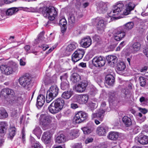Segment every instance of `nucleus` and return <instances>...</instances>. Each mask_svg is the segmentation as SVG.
Masks as SVG:
<instances>
[{
    "label": "nucleus",
    "mask_w": 148,
    "mask_h": 148,
    "mask_svg": "<svg viewBox=\"0 0 148 148\" xmlns=\"http://www.w3.org/2000/svg\"><path fill=\"white\" fill-rule=\"evenodd\" d=\"M64 105V101L62 98L54 100L48 108L49 112L53 114H56L60 111Z\"/></svg>",
    "instance_id": "obj_1"
},
{
    "label": "nucleus",
    "mask_w": 148,
    "mask_h": 148,
    "mask_svg": "<svg viewBox=\"0 0 148 148\" xmlns=\"http://www.w3.org/2000/svg\"><path fill=\"white\" fill-rule=\"evenodd\" d=\"M1 72L5 75H9L18 71V66L17 65H2L0 66Z\"/></svg>",
    "instance_id": "obj_2"
},
{
    "label": "nucleus",
    "mask_w": 148,
    "mask_h": 148,
    "mask_svg": "<svg viewBox=\"0 0 148 148\" xmlns=\"http://www.w3.org/2000/svg\"><path fill=\"white\" fill-rule=\"evenodd\" d=\"M52 117L46 114H41L40 115L39 121L40 125L42 129L46 130L50 127Z\"/></svg>",
    "instance_id": "obj_3"
},
{
    "label": "nucleus",
    "mask_w": 148,
    "mask_h": 148,
    "mask_svg": "<svg viewBox=\"0 0 148 148\" xmlns=\"http://www.w3.org/2000/svg\"><path fill=\"white\" fill-rule=\"evenodd\" d=\"M59 88L56 85L52 86L47 91L46 96V101L49 103L56 97L58 93Z\"/></svg>",
    "instance_id": "obj_4"
},
{
    "label": "nucleus",
    "mask_w": 148,
    "mask_h": 148,
    "mask_svg": "<svg viewBox=\"0 0 148 148\" xmlns=\"http://www.w3.org/2000/svg\"><path fill=\"white\" fill-rule=\"evenodd\" d=\"M124 5L122 3H117L113 7L112 10L108 13L110 17L116 18V16L121 14H123L122 11L123 9Z\"/></svg>",
    "instance_id": "obj_5"
},
{
    "label": "nucleus",
    "mask_w": 148,
    "mask_h": 148,
    "mask_svg": "<svg viewBox=\"0 0 148 148\" xmlns=\"http://www.w3.org/2000/svg\"><path fill=\"white\" fill-rule=\"evenodd\" d=\"M43 16L46 18H47L50 20L54 19L57 15V12L55 8L52 6L43 9L42 12Z\"/></svg>",
    "instance_id": "obj_6"
},
{
    "label": "nucleus",
    "mask_w": 148,
    "mask_h": 148,
    "mask_svg": "<svg viewBox=\"0 0 148 148\" xmlns=\"http://www.w3.org/2000/svg\"><path fill=\"white\" fill-rule=\"evenodd\" d=\"M19 82L21 86L26 89H28L30 86L31 78L27 75L23 76L20 77Z\"/></svg>",
    "instance_id": "obj_7"
},
{
    "label": "nucleus",
    "mask_w": 148,
    "mask_h": 148,
    "mask_svg": "<svg viewBox=\"0 0 148 148\" xmlns=\"http://www.w3.org/2000/svg\"><path fill=\"white\" fill-rule=\"evenodd\" d=\"M84 53V51L83 49H77L71 56L72 61L74 63L79 61L82 58Z\"/></svg>",
    "instance_id": "obj_8"
},
{
    "label": "nucleus",
    "mask_w": 148,
    "mask_h": 148,
    "mask_svg": "<svg viewBox=\"0 0 148 148\" xmlns=\"http://www.w3.org/2000/svg\"><path fill=\"white\" fill-rule=\"evenodd\" d=\"M88 117L87 114L84 112L79 111L76 114L74 120L76 123L83 122Z\"/></svg>",
    "instance_id": "obj_9"
},
{
    "label": "nucleus",
    "mask_w": 148,
    "mask_h": 148,
    "mask_svg": "<svg viewBox=\"0 0 148 148\" xmlns=\"http://www.w3.org/2000/svg\"><path fill=\"white\" fill-rule=\"evenodd\" d=\"M109 18H106L101 19L98 22L97 27V32L99 33H102L104 31L106 25L108 21V19Z\"/></svg>",
    "instance_id": "obj_10"
},
{
    "label": "nucleus",
    "mask_w": 148,
    "mask_h": 148,
    "mask_svg": "<svg viewBox=\"0 0 148 148\" xmlns=\"http://www.w3.org/2000/svg\"><path fill=\"white\" fill-rule=\"evenodd\" d=\"M92 63L96 67H100L103 66L105 64L104 58L101 56H97L92 60Z\"/></svg>",
    "instance_id": "obj_11"
},
{
    "label": "nucleus",
    "mask_w": 148,
    "mask_h": 148,
    "mask_svg": "<svg viewBox=\"0 0 148 148\" xmlns=\"http://www.w3.org/2000/svg\"><path fill=\"white\" fill-rule=\"evenodd\" d=\"M109 128L105 125H101L96 129V133L99 136H105L108 131Z\"/></svg>",
    "instance_id": "obj_12"
},
{
    "label": "nucleus",
    "mask_w": 148,
    "mask_h": 148,
    "mask_svg": "<svg viewBox=\"0 0 148 148\" xmlns=\"http://www.w3.org/2000/svg\"><path fill=\"white\" fill-rule=\"evenodd\" d=\"M67 76L66 74L60 77V79L61 81L60 87L62 90H67L69 88V82L67 80Z\"/></svg>",
    "instance_id": "obj_13"
},
{
    "label": "nucleus",
    "mask_w": 148,
    "mask_h": 148,
    "mask_svg": "<svg viewBox=\"0 0 148 148\" xmlns=\"http://www.w3.org/2000/svg\"><path fill=\"white\" fill-rule=\"evenodd\" d=\"M125 32L123 31V29L120 27L113 34L114 38L116 41H119L125 36Z\"/></svg>",
    "instance_id": "obj_14"
},
{
    "label": "nucleus",
    "mask_w": 148,
    "mask_h": 148,
    "mask_svg": "<svg viewBox=\"0 0 148 148\" xmlns=\"http://www.w3.org/2000/svg\"><path fill=\"white\" fill-rule=\"evenodd\" d=\"M94 129L93 124L91 122L89 123L86 126L82 127L81 128L84 133L85 134H90L93 131Z\"/></svg>",
    "instance_id": "obj_15"
},
{
    "label": "nucleus",
    "mask_w": 148,
    "mask_h": 148,
    "mask_svg": "<svg viewBox=\"0 0 148 148\" xmlns=\"http://www.w3.org/2000/svg\"><path fill=\"white\" fill-rule=\"evenodd\" d=\"M136 141L138 142L140 144L144 145L148 143V136L142 134L139 135L135 138Z\"/></svg>",
    "instance_id": "obj_16"
},
{
    "label": "nucleus",
    "mask_w": 148,
    "mask_h": 148,
    "mask_svg": "<svg viewBox=\"0 0 148 148\" xmlns=\"http://www.w3.org/2000/svg\"><path fill=\"white\" fill-rule=\"evenodd\" d=\"M137 4H135L132 2H130L127 3L125 6V9L123 12V14L127 15L130 13L131 11L134 10L135 7Z\"/></svg>",
    "instance_id": "obj_17"
},
{
    "label": "nucleus",
    "mask_w": 148,
    "mask_h": 148,
    "mask_svg": "<svg viewBox=\"0 0 148 148\" xmlns=\"http://www.w3.org/2000/svg\"><path fill=\"white\" fill-rule=\"evenodd\" d=\"M105 109H104V110L99 109L96 113H93L92 114L91 116L92 119H94L97 118L99 119L100 121H102L105 112Z\"/></svg>",
    "instance_id": "obj_18"
},
{
    "label": "nucleus",
    "mask_w": 148,
    "mask_h": 148,
    "mask_svg": "<svg viewBox=\"0 0 148 148\" xmlns=\"http://www.w3.org/2000/svg\"><path fill=\"white\" fill-rule=\"evenodd\" d=\"M14 92V90L11 89L5 88L3 89L0 93L1 97L6 98L9 95H13Z\"/></svg>",
    "instance_id": "obj_19"
},
{
    "label": "nucleus",
    "mask_w": 148,
    "mask_h": 148,
    "mask_svg": "<svg viewBox=\"0 0 148 148\" xmlns=\"http://www.w3.org/2000/svg\"><path fill=\"white\" fill-rule=\"evenodd\" d=\"M91 42L90 38L89 36H86L81 40L80 44L83 47L87 48L90 45Z\"/></svg>",
    "instance_id": "obj_20"
},
{
    "label": "nucleus",
    "mask_w": 148,
    "mask_h": 148,
    "mask_svg": "<svg viewBox=\"0 0 148 148\" xmlns=\"http://www.w3.org/2000/svg\"><path fill=\"white\" fill-rule=\"evenodd\" d=\"M51 134L50 132L46 131L44 132L42 137V140L45 144H48L51 142Z\"/></svg>",
    "instance_id": "obj_21"
},
{
    "label": "nucleus",
    "mask_w": 148,
    "mask_h": 148,
    "mask_svg": "<svg viewBox=\"0 0 148 148\" xmlns=\"http://www.w3.org/2000/svg\"><path fill=\"white\" fill-rule=\"evenodd\" d=\"M107 3L100 2L97 7V10L100 13H103L106 12L108 9Z\"/></svg>",
    "instance_id": "obj_22"
},
{
    "label": "nucleus",
    "mask_w": 148,
    "mask_h": 148,
    "mask_svg": "<svg viewBox=\"0 0 148 148\" xmlns=\"http://www.w3.org/2000/svg\"><path fill=\"white\" fill-rule=\"evenodd\" d=\"M26 100V97L24 94L18 95L15 99V101L17 105L23 104Z\"/></svg>",
    "instance_id": "obj_23"
},
{
    "label": "nucleus",
    "mask_w": 148,
    "mask_h": 148,
    "mask_svg": "<svg viewBox=\"0 0 148 148\" xmlns=\"http://www.w3.org/2000/svg\"><path fill=\"white\" fill-rule=\"evenodd\" d=\"M87 85L86 82H81L75 86V90L78 92H82L85 90Z\"/></svg>",
    "instance_id": "obj_24"
},
{
    "label": "nucleus",
    "mask_w": 148,
    "mask_h": 148,
    "mask_svg": "<svg viewBox=\"0 0 148 148\" xmlns=\"http://www.w3.org/2000/svg\"><path fill=\"white\" fill-rule=\"evenodd\" d=\"M134 24L132 22H128L124 25L121 27L125 32L132 29L134 27Z\"/></svg>",
    "instance_id": "obj_25"
},
{
    "label": "nucleus",
    "mask_w": 148,
    "mask_h": 148,
    "mask_svg": "<svg viewBox=\"0 0 148 148\" xmlns=\"http://www.w3.org/2000/svg\"><path fill=\"white\" fill-rule=\"evenodd\" d=\"M77 43L73 42L69 44L67 46L65 49L66 52H71L74 50L77 46Z\"/></svg>",
    "instance_id": "obj_26"
},
{
    "label": "nucleus",
    "mask_w": 148,
    "mask_h": 148,
    "mask_svg": "<svg viewBox=\"0 0 148 148\" xmlns=\"http://www.w3.org/2000/svg\"><path fill=\"white\" fill-rule=\"evenodd\" d=\"M89 97L87 95H81L78 96L77 101L79 104L86 103Z\"/></svg>",
    "instance_id": "obj_27"
},
{
    "label": "nucleus",
    "mask_w": 148,
    "mask_h": 148,
    "mask_svg": "<svg viewBox=\"0 0 148 148\" xmlns=\"http://www.w3.org/2000/svg\"><path fill=\"white\" fill-rule=\"evenodd\" d=\"M119 133L115 132H110L107 136L108 138L111 140H116L118 138Z\"/></svg>",
    "instance_id": "obj_28"
},
{
    "label": "nucleus",
    "mask_w": 148,
    "mask_h": 148,
    "mask_svg": "<svg viewBox=\"0 0 148 148\" xmlns=\"http://www.w3.org/2000/svg\"><path fill=\"white\" fill-rule=\"evenodd\" d=\"M45 100V97L44 95H40L38 97L37 99V105L41 107L44 104Z\"/></svg>",
    "instance_id": "obj_29"
},
{
    "label": "nucleus",
    "mask_w": 148,
    "mask_h": 148,
    "mask_svg": "<svg viewBox=\"0 0 148 148\" xmlns=\"http://www.w3.org/2000/svg\"><path fill=\"white\" fill-rule=\"evenodd\" d=\"M79 135V131L77 130H72L69 133V137L71 139H73L78 136Z\"/></svg>",
    "instance_id": "obj_30"
},
{
    "label": "nucleus",
    "mask_w": 148,
    "mask_h": 148,
    "mask_svg": "<svg viewBox=\"0 0 148 148\" xmlns=\"http://www.w3.org/2000/svg\"><path fill=\"white\" fill-rule=\"evenodd\" d=\"M81 79V76L76 73H73L71 77V80L74 83H75L79 82Z\"/></svg>",
    "instance_id": "obj_31"
},
{
    "label": "nucleus",
    "mask_w": 148,
    "mask_h": 148,
    "mask_svg": "<svg viewBox=\"0 0 148 148\" xmlns=\"http://www.w3.org/2000/svg\"><path fill=\"white\" fill-rule=\"evenodd\" d=\"M66 138L65 135L63 134H60L56 138V142L58 143H64L66 141Z\"/></svg>",
    "instance_id": "obj_32"
},
{
    "label": "nucleus",
    "mask_w": 148,
    "mask_h": 148,
    "mask_svg": "<svg viewBox=\"0 0 148 148\" xmlns=\"http://www.w3.org/2000/svg\"><path fill=\"white\" fill-rule=\"evenodd\" d=\"M122 120L126 127H130L132 125V121L130 118L127 116H124L122 118Z\"/></svg>",
    "instance_id": "obj_33"
},
{
    "label": "nucleus",
    "mask_w": 148,
    "mask_h": 148,
    "mask_svg": "<svg viewBox=\"0 0 148 148\" xmlns=\"http://www.w3.org/2000/svg\"><path fill=\"white\" fill-rule=\"evenodd\" d=\"M8 128L7 123L5 122H2L0 124V133H5Z\"/></svg>",
    "instance_id": "obj_34"
},
{
    "label": "nucleus",
    "mask_w": 148,
    "mask_h": 148,
    "mask_svg": "<svg viewBox=\"0 0 148 148\" xmlns=\"http://www.w3.org/2000/svg\"><path fill=\"white\" fill-rule=\"evenodd\" d=\"M106 83L109 85H112L114 82V79L113 76L111 75H106Z\"/></svg>",
    "instance_id": "obj_35"
},
{
    "label": "nucleus",
    "mask_w": 148,
    "mask_h": 148,
    "mask_svg": "<svg viewBox=\"0 0 148 148\" xmlns=\"http://www.w3.org/2000/svg\"><path fill=\"white\" fill-rule=\"evenodd\" d=\"M19 10L18 8L16 7H13L8 9L6 12L7 15L11 16L16 13Z\"/></svg>",
    "instance_id": "obj_36"
},
{
    "label": "nucleus",
    "mask_w": 148,
    "mask_h": 148,
    "mask_svg": "<svg viewBox=\"0 0 148 148\" xmlns=\"http://www.w3.org/2000/svg\"><path fill=\"white\" fill-rule=\"evenodd\" d=\"M9 135L8 138L12 139L15 134L16 128L14 126L10 125L9 129Z\"/></svg>",
    "instance_id": "obj_37"
},
{
    "label": "nucleus",
    "mask_w": 148,
    "mask_h": 148,
    "mask_svg": "<svg viewBox=\"0 0 148 148\" xmlns=\"http://www.w3.org/2000/svg\"><path fill=\"white\" fill-rule=\"evenodd\" d=\"M141 48V45L139 42L134 43L132 45V50L133 52L136 53L139 51Z\"/></svg>",
    "instance_id": "obj_38"
},
{
    "label": "nucleus",
    "mask_w": 148,
    "mask_h": 148,
    "mask_svg": "<svg viewBox=\"0 0 148 148\" xmlns=\"http://www.w3.org/2000/svg\"><path fill=\"white\" fill-rule=\"evenodd\" d=\"M126 68L125 65L123 62H119L117 64L116 69L118 72L124 70Z\"/></svg>",
    "instance_id": "obj_39"
},
{
    "label": "nucleus",
    "mask_w": 148,
    "mask_h": 148,
    "mask_svg": "<svg viewBox=\"0 0 148 148\" xmlns=\"http://www.w3.org/2000/svg\"><path fill=\"white\" fill-rule=\"evenodd\" d=\"M33 132L38 138H40L42 132L41 129L39 127H36L33 130Z\"/></svg>",
    "instance_id": "obj_40"
},
{
    "label": "nucleus",
    "mask_w": 148,
    "mask_h": 148,
    "mask_svg": "<svg viewBox=\"0 0 148 148\" xmlns=\"http://www.w3.org/2000/svg\"><path fill=\"white\" fill-rule=\"evenodd\" d=\"M76 17V14H73L70 15L69 18V23L73 25L77 21Z\"/></svg>",
    "instance_id": "obj_41"
},
{
    "label": "nucleus",
    "mask_w": 148,
    "mask_h": 148,
    "mask_svg": "<svg viewBox=\"0 0 148 148\" xmlns=\"http://www.w3.org/2000/svg\"><path fill=\"white\" fill-rule=\"evenodd\" d=\"M106 59L109 63H112L113 64L116 62L117 58L116 56H108L106 57Z\"/></svg>",
    "instance_id": "obj_42"
},
{
    "label": "nucleus",
    "mask_w": 148,
    "mask_h": 148,
    "mask_svg": "<svg viewBox=\"0 0 148 148\" xmlns=\"http://www.w3.org/2000/svg\"><path fill=\"white\" fill-rule=\"evenodd\" d=\"M72 92L69 91L66 92H64L62 94V97L65 99H69L72 96Z\"/></svg>",
    "instance_id": "obj_43"
},
{
    "label": "nucleus",
    "mask_w": 148,
    "mask_h": 148,
    "mask_svg": "<svg viewBox=\"0 0 148 148\" xmlns=\"http://www.w3.org/2000/svg\"><path fill=\"white\" fill-rule=\"evenodd\" d=\"M59 24L60 26H67V22L64 17H63L62 18H60Z\"/></svg>",
    "instance_id": "obj_44"
},
{
    "label": "nucleus",
    "mask_w": 148,
    "mask_h": 148,
    "mask_svg": "<svg viewBox=\"0 0 148 148\" xmlns=\"http://www.w3.org/2000/svg\"><path fill=\"white\" fill-rule=\"evenodd\" d=\"M139 80L140 86H144L146 84L145 79L143 77H140L139 78Z\"/></svg>",
    "instance_id": "obj_45"
},
{
    "label": "nucleus",
    "mask_w": 148,
    "mask_h": 148,
    "mask_svg": "<svg viewBox=\"0 0 148 148\" xmlns=\"http://www.w3.org/2000/svg\"><path fill=\"white\" fill-rule=\"evenodd\" d=\"M137 115L139 117L138 119L140 122H142L144 121L146 119L145 116L143 115L140 112L138 113Z\"/></svg>",
    "instance_id": "obj_46"
},
{
    "label": "nucleus",
    "mask_w": 148,
    "mask_h": 148,
    "mask_svg": "<svg viewBox=\"0 0 148 148\" xmlns=\"http://www.w3.org/2000/svg\"><path fill=\"white\" fill-rule=\"evenodd\" d=\"M44 34V33L42 32L38 35V40L39 42H40L41 41L44 40L45 38L43 37Z\"/></svg>",
    "instance_id": "obj_47"
},
{
    "label": "nucleus",
    "mask_w": 148,
    "mask_h": 148,
    "mask_svg": "<svg viewBox=\"0 0 148 148\" xmlns=\"http://www.w3.org/2000/svg\"><path fill=\"white\" fill-rule=\"evenodd\" d=\"M32 148H43V147L39 142H37L33 144Z\"/></svg>",
    "instance_id": "obj_48"
},
{
    "label": "nucleus",
    "mask_w": 148,
    "mask_h": 148,
    "mask_svg": "<svg viewBox=\"0 0 148 148\" xmlns=\"http://www.w3.org/2000/svg\"><path fill=\"white\" fill-rule=\"evenodd\" d=\"M20 138L22 139L23 143H24L25 140V134L24 130H23L21 132V135L20 136Z\"/></svg>",
    "instance_id": "obj_49"
},
{
    "label": "nucleus",
    "mask_w": 148,
    "mask_h": 148,
    "mask_svg": "<svg viewBox=\"0 0 148 148\" xmlns=\"http://www.w3.org/2000/svg\"><path fill=\"white\" fill-rule=\"evenodd\" d=\"M55 81H52L50 79L48 78L44 80V82L45 85H48L51 84L52 82H54Z\"/></svg>",
    "instance_id": "obj_50"
},
{
    "label": "nucleus",
    "mask_w": 148,
    "mask_h": 148,
    "mask_svg": "<svg viewBox=\"0 0 148 148\" xmlns=\"http://www.w3.org/2000/svg\"><path fill=\"white\" fill-rule=\"evenodd\" d=\"M97 90L95 88L93 87L91 88L90 92L91 95H94L97 93Z\"/></svg>",
    "instance_id": "obj_51"
},
{
    "label": "nucleus",
    "mask_w": 148,
    "mask_h": 148,
    "mask_svg": "<svg viewBox=\"0 0 148 148\" xmlns=\"http://www.w3.org/2000/svg\"><path fill=\"white\" fill-rule=\"evenodd\" d=\"M25 59L22 58L20 60V65L21 66H24L26 65V62H25Z\"/></svg>",
    "instance_id": "obj_52"
},
{
    "label": "nucleus",
    "mask_w": 148,
    "mask_h": 148,
    "mask_svg": "<svg viewBox=\"0 0 148 148\" xmlns=\"http://www.w3.org/2000/svg\"><path fill=\"white\" fill-rule=\"evenodd\" d=\"M138 110L143 114H145L147 112L148 110L145 108H142L140 107L138 108Z\"/></svg>",
    "instance_id": "obj_53"
},
{
    "label": "nucleus",
    "mask_w": 148,
    "mask_h": 148,
    "mask_svg": "<svg viewBox=\"0 0 148 148\" xmlns=\"http://www.w3.org/2000/svg\"><path fill=\"white\" fill-rule=\"evenodd\" d=\"M1 115L4 118L8 116V113L5 110H3L1 111Z\"/></svg>",
    "instance_id": "obj_54"
},
{
    "label": "nucleus",
    "mask_w": 148,
    "mask_h": 148,
    "mask_svg": "<svg viewBox=\"0 0 148 148\" xmlns=\"http://www.w3.org/2000/svg\"><path fill=\"white\" fill-rule=\"evenodd\" d=\"M106 103L105 102L103 101L102 102L101 104L100 109L102 110H104V109H105V111L106 110Z\"/></svg>",
    "instance_id": "obj_55"
},
{
    "label": "nucleus",
    "mask_w": 148,
    "mask_h": 148,
    "mask_svg": "<svg viewBox=\"0 0 148 148\" xmlns=\"http://www.w3.org/2000/svg\"><path fill=\"white\" fill-rule=\"evenodd\" d=\"M39 47L40 48H42L44 51L46 50L49 48V47L47 45L45 44L42 45L41 46H40Z\"/></svg>",
    "instance_id": "obj_56"
},
{
    "label": "nucleus",
    "mask_w": 148,
    "mask_h": 148,
    "mask_svg": "<svg viewBox=\"0 0 148 148\" xmlns=\"http://www.w3.org/2000/svg\"><path fill=\"white\" fill-rule=\"evenodd\" d=\"M93 139L92 138H87L85 141V143L86 144L91 143L93 141Z\"/></svg>",
    "instance_id": "obj_57"
},
{
    "label": "nucleus",
    "mask_w": 148,
    "mask_h": 148,
    "mask_svg": "<svg viewBox=\"0 0 148 148\" xmlns=\"http://www.w3.org/2000/svg\"><path fill=\"white\" fill-rule=\"evenodd\" d=\"M60 27H61V32L62 33H64L66 31L67 26H62Z\"/></svg>",
    "instance_id": "obj_58"
},
{
    "label": "nucleus",
    "mask_w": 148,
    "mask_h": 148,
    "mask_svg": "<svg viewBox=\"0 0 148 148\" xmlns=\"http://www.w3.org/2000/svg\"><path fill=\"white\" fill-rule=\"evenodd\" d=\"M89 105L90 107L93 108L96 107L97 104L95 103L90 102L89 103Z\"/></svg>",
    "instance_id": "obj_59"
},
{
    "label": "nucleus",
    "mask_w": 148,
    "mask_h": 148,
    "mask_svg": "<svg viewBox=\"0 0 148 148\" xmlns=\"http://www.w3.org/2000/svg\"><path fill=\"white\" fill-rule=\"evenodd\" d=\"M71 107L73 109H75L78 108V106L77 104L73 103L71 104Z\"/></svg>",
    "instance_id": "obj_60"
},
{
    "label": "nucleus",
    "mask_w": 148,
    "mask_h": 148,
    "mask_svg": "<svg viewBox=\"0 0 148 148\" xmlns=\"http://www.w3.org/2000/svg\"><path fill=\"white\" fill-rule=\"evenodd\" d=\"M7 2V0H0V4L1 5H3L4 3L8 4Z\"/></svg>",
    "instance_id": "obj_61"
},
{
    "label": "nucleus",
    "mask_w": 148,
    "mask_h": 148,
    "mask_svg": "<svg viewBox=\"0 0 148 148\" xmlns=\"http://www.w3.org/2000/svg\"><path fill=\"white\" fill-rule=\"evenodd\" d=\"M147 67L145 66L144 68L141 69L140 71L141 72H144L147 71Z\"/></svg>",
    "instance_id": "obj_62"
},
{
    "label": "nucleus",
    "mask_w": 148,
    "mask_h": 148,
    "mask_svg": "<svg viewBox=\"0 0 148 148\" xmlns=\"http://www.w3.org/2000/svg\"><path fill=\"white\" fill-rule=\"evenodd\" d=\"M17 110H14L12 112H11L12 115V116H15L16 114H17Z\"/></svg>",
    "instance_id": "obj_63"
},
{
    "label": "nucleus",
    "mask_w": 148,
    "mask_h": 148,
    "mask_svg": "<svg viewBox=\"0 0 148 148\" xmlns=\"http://www.w3.org/2000/svg\"><path fill=\"white\" fill-rule=\"evenodd\" d=\"M79 65L82 67H86V64L84 62H81L79 63Z\"/></svg>",
    "instance_id": "obj_64"
}]
</instances>
